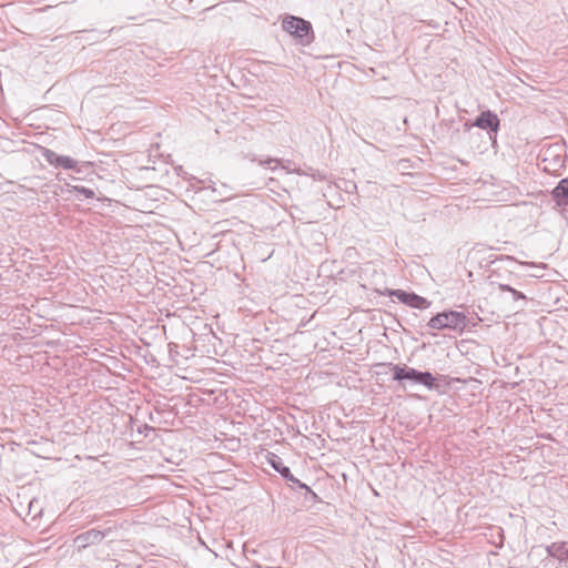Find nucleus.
<instances>
[{"label":"nucleus","instance_id":"8","mask_svg":"<svg viewBox=\"0 0 568 568\" xmlns=\"http://www.w3.org/2000/svg\"><path fill=\"white\" fill-rule=\"evenodd\" d=\"M393 371H394V378L397 379V381H402V379L415 381L416 376H417V371L416 369L409 368V367H406V366L395 365L393 367Z\"/></svg>","mask_w":568,"mask_h":568},{"label":"nucleus","instance_id":"4","mask_svg":"<svg viewBox=\"0 0 568 568\" xmlns=\"http://www.w3.org/2000/svg\"><path fill=\"white\" fill-rule=\"evenodd\" d=\"M45 159L50 164L62 166L64 169H74L77 166V161L70 156L58 155L52 151H47L44 153Z\"/></svg>","mask_w":568,"mask_h":568},{"label":"nucleus","instance_id":"10","mask_svg":"<svg viewBox=\"0 0 568 568\" xmlns=\"http://www.w3.org/2000/svg\"><path fill=\"white\" fill-rule=\"evenodd\" d=\"M416 382L424 384L427 387H433L435 378L428 372L422 373L417 372Z\"/></svg>","mask_w":568,"mask_h":568},{"label":"nucleus","instance_id":"3","mask_svg":"<svg viewBox=\"0 0 568 568\" xmlns=\"http://www.w3.org/2000/svg\"><path fill=\"white\" fill-rule=\"evenodd\" d=\"M389 296H395L402 303L414 308H427L430 305V302L426 298L415 293H406L402 290L390 291Z\"/></svg>","mask_w":568,"mask_h":568},{"label":"nucleus","instance_id":"11","mask_svg":"<svg viewBox=\"0 0 568 568\" xmlns=\"http://www.w3.org/2000/svg\"><path fill=\"white\" fill-rule=\"evenodd\" d=\"M73 191L82 194L87 199H92L94 196V192L88 187L74 185Z\"/></svg>","mask_w":568,"mask_h":568},{"label":"nucleus","instance_id":"2","mask_svg":"<svg viewBox=\"0 0 568 568\" xmlns=\"http://www.w3.org/2000/svg\"><path fill=\"white\" fill-rule=\"evenodd\" d=\"M282 27L287 33L296 38H304L312 30L308 21L294 16L285 17L282 21Z\"/></svg>","mask_w":568,"mask_h":568},{"label":"nucleus","instance_id":"9","mask_svg":"<svg viewBox=\"0 0 568 568\" xmlns=\"http://www.w3.org/2000/svg\"><path fill=\"white\" fill-rule=\"evenodd\" d=\"M550 556L564 560L568 558V544L565 541L554 542L548 548Z\"/></svg>","mask_w":568,"mask_h":568},{"label":"nucleus","instance_id":"7","mask_svg":"<svg viewBox=\"0 0 568 568\" xmlns=\"http://www.w3.org/2000/svg\"><path fill=\"white\" fill-rule=\"evenodd\" d=\"M268 463L272 465V467L278 471L284 478L296 481L294 476L291 474V470L288 467L284 466L281 458L276 456L275 454H270L267 457Z\"/></svg>","mask_w":568,"mask_h":568},{"label":"nucleus","instance_id":"12","mask_svg":"<svg viewBox=\"0 0 568 568\" xmlns=\"http://www.w3.org/2000/svg\"><path fill=\"white\" fill-rule=\"evenodd\" d=\"M99 535H100V532H98V531H90V532H88L87 535H81V536H79V537L77 538V540H82V539L88 540V539H90L91 537H93V538H98V537H99Z\"/></svg>","mask_w":568,"mask_h":568},{"label":"nucleus","instance_id":"1","mask_svg":"<svg viewBox=\"0 0 568 568\" xmlns=\"http://www.w3.org/2000/svg\"><path fill=\"white\" fill-rule=\"evenodd\" d=\"M427 325L433 329L463 331L466 326V315L456 311L438 313L428 321Z\"/></svg>","mask_w":568,"mask_h":568},{"label":"nucleus","instance_id":"6","mask_svg":"<svg viewBox=\"0 0 568 568\" xmlns=\"http://www.w3.org/2000/svg\"><path fill=\"white\" fill-rule=\"evenodd\" d=\"M552 196L558 205L568 204V179L561 180L552 191Z\"/></svg>","mask_w":568,"mask_h":568},{"label":"nucleus","instance_id":"5","mask_svg":"<svg viewBox=\"0 0 568 568\" xmlns=\"http://www.w3.org/2000/svg\"><path fill=\"white\" fill-rule=\"evenodd\" d=\"M475 125L480 129H491L493 131H497L499 126V119L490 111H486L477 118Z\"/></svg>","mask_w":568,"mask_h":568}]
</instances>
